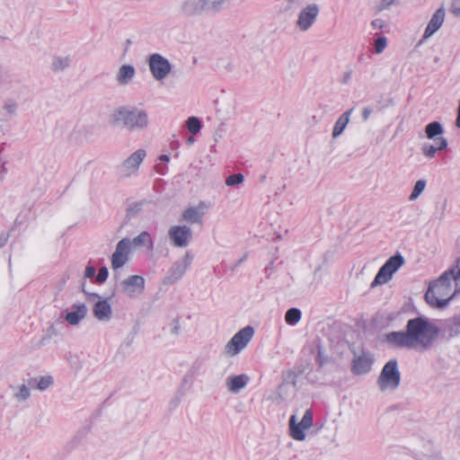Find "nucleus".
<instances>
[{
    "label": "nucleus",
    "instance_id": "obj_51",
    "mask_svg": "<svg viewBox=\"0 0 460 460\" xmlns=\"http://www.w3.org/2000/svg\"><path fill=\"white\" fill-rule=\"evenodd\" d=\"M372 111L368 107H365L362 111V118L366 121L369 119Z\"/></svg>",
    "mask_w": 460,
    "mask_h": 460
},
{
    "label": "nucleus",
    "instance_id": "obj_21",
    "mask_svg": "<svg viewBox=\"0 0 460 460\" xmlns=\"http://www.w3.org/2000/svg\"><path fill=\"white\" fill-rule=\"evenodd\" d=\"M86 314L87 308L84 304H75L73 310L66 314L65 320L71 325H77L85 318Z\"/></svg>",
    "mask_w": 460,
    "mask_h": 460
},
{
    "label": "nucleus",
    "instance_id": "obj_36",
    "mask_svg": "<svg viewBox=\"0 0 460 460\" xmlns=\"http://www.w3.org/2000/svg\"><path fill=\"white\" fill-rule=\"evenodd\" d=\"M426 187V181L425 180H419L415 182V185L413 187V190L410 195V200H415L424 190Z\"/></svg>",
    "mask_w": 460,
    "mask_h": 460
},
{
    "label": "nucleus",
    "instance_id": "obj_35",
    "mask_svg": "<svg viewBox=\"0 0 460 460\" xmlns=\"http://www.w3.org/2000/svg\"><path fill=\"white\" fill-rule=\"evenodd\" d=\"M18 105L17 102L13 100H7L4 102L2 111L6 116H14L16 114Z\"/></svg>",
    "mask_w": 460,
    "mask_h": 460
},
{
    "label": "nucleus",
    "instance_id": "obj_10",
    "mask_svg": "<svg viewBox=\"0 0 460 460\" xmlns=\"http://www.w3.org/2000/svg\"><path fill=\"white\" fill-rule=\"evenodd\" d=\"M168 237L174 247L185 248L192 240V231L187 226H172L168 230Z\"/></svg>",
    "mask_w": 460,
    "mask_h": 460
},
{
    "label": "nucleus",
    "instance_id": "obj_57",
    "mask_svg": "<svg viewBox=\"0 0 460 460\" xmlns=\"http://www.w3.org/2000/svg\"><path fill=\"white\" fill-rule=\"evenodd\" d=\"M4 173V164L0 162V179L3 177Z\"/></svg>",
    "mask_w": 460,
    "mask_h": 460
},
{
    "label": "nucleus",
    "instance_id": "obj_14",
    "mask_svg": "<svg viewBox=\"0 0 460 460\" xmlns=\"http://www.w3.org/2000/svg\"><path fill=\"white\" fill-rule=\"evenodd\" d=\"M385 341L395 348H414L407 331L388 332L385 334Z\"/></svg>",
    "mask_w": 460,
    "mask_h": 460
},
{
    "label": "nucleus",
    "instance_id": "obj_58",
    "mask_svg": "<svg viewBox=\"0 0 460 460\" xmlns=\"http://www.w3.org/2000/svg\"><path fill=\"white\" fill-rule=\"evenodd\" d=\"M446 207H447V200H444V201L442 202V205H441L442 212H444V210L446 209Z\"/></svg>",
    "mask_w": 460,
    "mask_h": 460
},
{
    "label": "nucleus",
    "instance_id": "obj_32",
    "mask_svg": "<svg viewBox=\"0 0 460 460\" xmlns=\"http://www.w3.org/2000/svg\"><path fill=\"white\" fill-rule=\"evenodd\" d=\"M144 204V201H140L130 205L127 209L126 219L130 220L131 218L139 215L143 209Z\"/></svg>",
    "mask_w": 460,
    "mask_h": 460
},
{
    "label": "nucleus",
    "instance_id": "obj_15",
    "mask_svg": "<svg viewBox=\"0 0 460 460\" xmlns=\"http://www.w3.org/2000/svg\"><path fill=\"white\" fill-rule=\"evenodd\" d=\"M181 11L187 16H195L203 13H209L207 9L205 0H183L181 4Z\"/></svg>",
    "mask_w": 460,
    "mask_h": 460
},
{
    "label": "nucleus",
    "instance_id": "obj_50",
    "mask_svg": "<svg viewBox=\"0 0 460 460\" xmlns=\"http://www.w3.org/2000/svg\"><path fill=\"white\" fill-rule=\"evenodd\" d=\"M37 384H38V380L36 378H30L27 381V384H25V385L29 386L30 390H31V389L37 388Z\"/></svg>",
    "mask_w": 460,
    "mask_h": 460
},
{
    "label": "nucleus",
    "instance_id": "obj_55",
    "mask_svg": "<svg viewBox=\"0 0 460 460\" xmlns=\"http://www.w3.org/2000/svg\"><path fill=\"white\" fill-rule=\"evenodd\" d=\"M159 160L161 162L168 163L170 161V157L167 155H162L159 156Z\"/></svg>",
    "mask_w": 460,
    "mask_h": 460
},
{
    "label": "nucleus",
    "instance_id": "obj_39",
    "mask_svg": "<svg viewBox=\"0 0 460 460\" xmlns=\"http://www.w3.org/2000/svg\"><path fill=\"white\" fill-rule=\"evenodd\" d=\"M53 384V378L50 376H42L38 380L37 388L40 391L46 390Z\"/></svg>",
    "mask_w": 460,
    "mask_h": 460
},
{
    "label": "nucleus",
    "instance_id": "obj_17",
    "mask_svg": "<svg viewBox=\"0 0 460 460\" xmlns=\"http://www.w3.org/2000/svg\"><path fill=\"white\" fill-rule=\"evenodd\" d=\"M249 382L250 376L246 374L229 376L226 379V386L228 392L232 394H239L247 386Z\"/></svg>",
    "mask_w": 460,
    "mask_h": 460
},
{
    "label": "nucleus",
    "instance_id": "obj_47",
    "mask_svg": "<svg viewBox=\"0 0 460 460\" xmlns=\"http://www.w3.org/2000/svg\"><path fill=\"white\" fill-rule=\"evenodd\" d=\"M352 75H353V70L351 68L347 69L342 76L341 83L343 84H349L352 77Z\"/></svg>",
    "mask_w": 460,
    "mask_h": 460
},
{
    "label": "nucleus",
    "instance_id": "obj_54",
    "mask_svg": "<svg viewBox=\"0 0 460 460\" xmlns=\"http://www.w3.org/2000/svg\"><path fill=\"white\" fill-rule=\"evenodd\" d=\"M155 169H156V172L162 175H164L165 173L164 167L161 164H156Z\"/></svg>",
    "mask_w": 460,
    "mask_h": 460
},
{
    "label": "nucleus",
    "instance_id": "obj_4",
    "mask_svg": "<svg viewBox=\"0 0 460 460\" xmlns=\"http://www.w3.org/2000/svg\"><path fill=\"white\" fill-rule=\"evenodd\" d=\"M405 264V259L400 252H396L394 255L390 257L385 264L379 269L376 275L371 288H375L379 285H383L390 281L394 274Z\"/></svg>",
    "mask_w": 460,
    "mask_h": 460
},
{
    "label": "nucleus",
    "instance_id": "obj_45",
    "mask_svg": "<svg viewBox=\"0 0 460 460\" xmlns=\"http://www.w3.org/2000/svg\"><path fill=\"white\" fill-rule=\"evenodd\" d=\"M450 11L455 16L460 17V0L452 1Z\"/></svg>",
    "mask_w": 460,
    "mask_h": 460
},
{
    "label": "nucleus",
    "instance_id": "obj_42",
    "mask_svg": "<svg viewBox=\"0 0 460 460\" xmlns=\"http://www.w3.org/2000/svg\"><path fill=\"white\" fill-rule=\"evenodd\" d=\"M328 360H329V358H328V357H326L324 355L323 349L322 348V346H318L317 358H316V361L318 362V364L322 367L324 364H326L328 362Z\"/></svg>",
    "mask_w": 460,
    "mask_h": 460
},
{
    "label": "nucleus",
    "instance_id": "obj_24",
    "mask_svg": "<svg viewBox=\"0 0 460 460\" xmlns=\"http://www.w3.org/2000/svg\"><path fill=\"white\" fill-rule=\"evenodd\" d=\"M353 109H349L339 117L332 129V137L334 138L338 137L340 135L342 134V132L344 131V129L346 128L347 125L349 122V117Z\"/></svg>",
    "mask_w": 460,
    "mask_h": 460
},
{
    "label": "nucleus",
    "instance_id": "obj_3",
    "mask_svg": "<svg viewBox=\"0 0 460 460\" xmlns=\"http://www.w3.org/2000/svg\"><path fill=\"white\" fill-rule=\"evenodd\" d=\"M401 383V373L395 358L390 359L384 366L378 378L377 385L382 392L395 390Z\"/></svg>",
    "mask_w": 460,
    "mask_h": 460
},
{
    "label": "nucleus",
    "instance_id": "obj_53",
    "mask_svg": "<svg viewBox=\"0 0 460 460\" xmlns=\"http://www.w3.org/2000/svg\"><path fill=\"white\" fill-rule=\"evenodd\" d=\"M50 339L49 335L43 336L40 341V346H45L47 344V341Z\"/></svg>",
    "mask_w": 460,
    "mask_h": 460
},
{
    "label": "nucleus",
    "instance_id": "obj_5",
    "mask_svg": "<svg viewBox=\"0 0 460 460\" xmlns=\"http://www.w3.org/2000/svg\"><path fill=\"white\" fill-rule=\"evenodd\" d=\"M253 334L254 330L252 326L241 329L226 344L224 354L230 357L239 354L248 345Z\"/></svg>",
    "mask_w": 460,
    "mask_h": 460
},
{
    "label": "nucleus",
    "instance_id": "obj_29",
    "mask_svg": "<svg viewBox=\"0 0 460 460\" xmlns=\"http://www.w3.org/2000/svg\"><path fill=\"white\" fill-rule=\"evenodd\" d=\"M207 4V9L208 12H219L225 8H226L230 0H205Z\"/></svg>",
    "mask_w": 460,
    "mask_h": 460
},
{
    "label": "nucleus",
    "instance_id": "obj_28",
    "mask_svg": "<svg viewBox=\"0 0 460 460\" xmlns=\"http://www.w3.org/2000/svg\"><path fill=\"white\" fill-rule=\"evenodd\" d=\"M444 326L447 330L450 337L460 334V317L456 316L446 320Z\"/></svg>",
    "mask_w": 460,
    "mask_h": 460
},
{
    "label": "nucleus",
    "instance_id": "obj_7",
    "mask_svg": "<svg viewBox=\"0 0 460 460\" xmlns=\"http://www.w3.org/2000/svg\"><path fill=\"white\" fill-rule=\"evenodd\" d=\"M147 64L152 76L159 82L165 79L172 71L170 61L158 53L150 55Z\"/></svg>",
    "mask_w": 460,
    "mask_h": 460
},
{
    "label": "nucleus",
    "instance_id": "obj_23",
    "mask_svg": "<svg viewBox=\"0 0 460 460\" xmlns=\"http://www.w3.org/2000/svg\"><path fill=\"white\" fill-rule=\"evenodd\" d=\"M136 75V69L132 65H122L117 73L116 80L120 85L128 84Z\"/></svg>",
    "mask_w": 460,
    "mask_h": 460
},
{
    "label": "nucleus",
    "instance_id": "obj_49",
    "mask_svg": "<svg viewBox=\"0 0 460 460\" xmlns=\"http://www.w3.org/2000/svg\"><path fill=\"white\" fill-rule=\"evenodd\" d=\"M95 275V268L93 266H87L84 270V277L91 279Z\"/></svg>",
    "mask_w": 460,
    "mask_h": 460
},
{
    "label": "nucleus",
    "instance_id": "obj_30",
    "mask_svg": "<svg viewBox=\"0 0 460 460\" xmlns=\"http://www.w3.org/2000/svg\"><path fill=\"white\" fill-rule=\"evenodd\" d=\"M71 60L69 57H55L51 63L54 71H63L70 66Z\"/></svg>",
    "mask_w": 460,
    "mask_h": 460
},
{
    "label": "nucleus",
    "instance_id": "obj_56",
    "mask_svg": "<svg viewBox=\"0 0 460 460\" xmlns=\"http://www.w3.org/2000/svg\"><path fill=\"white\" fill-rule=\"evenodd\" d=\"M194 141H195L194 137H193V136H190V137H189L187 138L186 143H187L188 145H192V144L194 143Z\"/></svg>",
    "mask_w": 460,
    "mask_h": 460
},
{
    "label": "nucleus",
    "instance_id": "obj_27",
    "mask_svg": "<svg viewBox=\"0 0 460 460\" xmlns=\"http://www.w3.org/2000/svg\"><path fill=\"white\" fill-rule=\"evenodd\" d=\"M277 391L279 394V397L282 402L288 400L295 394V384H289L288 382L282 383L278 388Z\"/></svg>",
    "mask_w": 460,
    "mask_h": 460
},
{
    "label": "nucleus",
    "instance_id": "obj_6",
    "mask_svg": "<svg viewBox=\"0 0 460 460\" xmlns=\"http://www.w3.org/2000/svg\"><path fill=\"white\" fill-rule=\"evenodd\" d=\"M146 156V151L143 148H139L132 153L117 166L119 176L122 178H130L137 175Z\"/></svg>",
    "mask_w": 460,
    "mask_h": 460
},
{
    "label": "nucleus",
    "instance_id": "obj_38",
    "mask_svg": "<svg viewBox=\"0 0 460 460\" xmlns=\"http://www.w3.org/2000/svg\"><path fill=\"white\" fill-rule=\"evenodd\" d=\"M243 180H244V177L242 173L231 174L230 176H228L226 178V184L227 186H235V185L243 183Z\"/></svg>",
    "mask_w": 460,
    "mask_h": 460
},
{
    "label": "nucleus",
    "instance_id": "obj_22",
    "mask_svg": "<svg viewBox=\"0 0 460 460\" xmlns=\"http://www.w3.org/2000/svg\"><path fill=\"white\" fill-rule=\"evenodd\" d=\"M436 146L429 143H424L421 146V152L429 159L435 157L437 151L445 150L447 147V140L445 137H438L435 142Z\"/></svg>",
    "mask_w": 460,
    "mask_h": 460
},
{
    "label": "nucleus",
    "instance_id": "obj_1",
    "mask_svg": "<svg viewBox=\"0 0 460 460\" xmlns=\"http://www.w3.org/2000/svg\"><path fill=\"white\" fill-rule=\"evenodd\" d=\"M406 331L413 347L420 344L422 348H429L439 333L437 326L429 323L422 317H416L408 321Z\"/></svg>",
    "mask_w": 460,
    "mask_h": 460
},
{
    "label": "nucleus",
    "instance_id": "obj_48",
    "mask_svg": "<svg viewBox=\"0 0 460 460\" xmlns=\"http://www.w3.org/2000/svg\"><path fill=\"white\" fill-rule=\"evenodd\" d=\"M371 25L374 29H382L385 26V22L382 19L373 20Z\"/></svg>",
    "mask_w": 460,
    "mask_h": 460
},
{
    "label": "nucleus",
    "instance_id": "obj_8",
    "mask_svg": "<svg viewBox=\"0 0 460 460\" xmlns=\"http://www.w3.org/2000/svg\"><path fill=\"white\" fill-rule=\"evenodd\" d=\"M193 256L190 252H186L184 256L173 262L167 271L163 282L164 285H173L178 282L190 266Z\"/></svg>",
    "mask_w": 460,
    "mask_h": 460
},
{
    "label": "nucleus",
    "instance_id": "obj_40",
    "mask_svg": "<svg viewBox=\"0 0 460 460\" xmlns=\"http://www.w3.org/2000/svg\"><path fill=\"white\" fill-rule=\"evenodd\" d=\"M387 40L385 37H379L375 40V51L376 54H381L386 48Z\"/></svg>",
    "mask_w": 460,
    "mask_h": 460
},
{
    "label": "nucleus",
    "instance_id": "obj_60",
    "mask_svg": "<svg viewBox=\"0 0 460 460\" xmlns=\"http://www.w3.org/2000/svg\"><path fill=\"white\" fill-rule=\"evenodd\" d=\"M245 259H246V254L243 255V257L240 259V261H238V264H241L243 261H244Z\"/></svg>",
    "mask_w": 460,
    "mask_h": 460
},
{
    "label": "nucleus",
    "instance_id": "obj_46",
    "mask_svg": "<svg viewBox=\"0 0 460 460\" xmlns=\"http://www.w3.org/2000/svg\"><path fill=\"white\" fill-rule=\"evenodd\" d=\"M394 0H381L380 4L376 6L378 12L388 9L394 3Z\"/></svg>",
    "mask_w": 460,
    "mask_h": 460
},
{
    "label": "nucleus",
    "instance_id": "obj_11",
    "mask_svg": "<svg viewBox=\"0 0 460 460\" xmlns=\"http://www.w3.org/2000/svg\"><path fill=\"white\" fill-rule=\"evenodd\" d=\"M320 12V7L316 4H310L303 8L299 13L296 22L300 31H307L315 22Z\"/></svg>",
    "mask_w": 460,
    "mask_h": 460
},
{
    "label": "nucleus",
    "instance_id": "obj_16",
    "mask_svg": "<svg viewBox=\"0 0 460 460\" xmlns=\"http://www.w3.org/2000/svg\"><path fill=\"white\" fill-rule=\"evenodd\" d=\"M373 362V356L370 353L363 352L360 355L355 356L352 371L356 375L367 374L370 371Z\"/></svg>",
    "mask_w": 460,
    "mask_h": 460
},
{
    "label": "nucleus",
    "instance_id": "obj_33",
    "mask_svg": "<svg viewBox=\"0 0 460 460\" xmlns=\"http://www.w3.org/2000/svg\"><path fill=\"white\" fill-rule=\"evenodd\" d=\"M13 396L19 402L26 401L31 396L30 387L25 385V384L21 385L17 388V391L14 393Z\"/></svg>",
    "mask_w": 460,
    "mask_h": 460
},
{
    "label": "nucleus",
    "instance_id": "obj_41",
    "mask_svg": "<svg viewBox=\"0 0 460 460\" xmlns=\"http://www.w3.org/2000/svg\"><path fill=\"white\" fill-rule=\"evenodd\" d=\"M109 276V270L106 267H102L99 269L97 277H96V282L97 283H103Z\"/></svg>",
    "mask_w": 460,
    "mask_h": 460
},
{
    "label": "nucleus",
    "instance_id": "obj_26",
    "mask_svg": "<svg viewBox=\"0 0 460 460\" xmlns=\"http://www.w3.org/2000/svg\"><path fill=\"white\" fill-rule=\"evenodd\" d=\"M130 245H133L134 247H140V246L146 245L152 249L153 248V240L148 232L143 231L137 236L133 238V240H130Z\"/></svg>",
    "mask_w": 460,
    "mask_h": 460
},
{
    "label": "nucleus",
    "instance_id": "obj_34",
    "mask_svg": "<svg viewBox=\"0 0 460 460\" xmlns=\"http://www.w3.org/2000/svg\"><path fill=\"white\" fill-rule=\"evenodd\" d=\"M186 126L188 128V130L195 135L200 131L201 128V122L199 118L197 117H190L186 121Z\"/></svg>",
    "mask_w": 460,
    "mask_h": 460
},
{
    "label": "nucleus",
    "instance_id": "obj_61",
    "mask_svg": "<svg viewBox=\"0 0 460 460\" xmlns=\"http://www.w3.org/2000/svg\"><path fill=\"white\" fill-rule=\"evenodd\" d=\"M288 2V4H295L297 2V0H287Z\"/></svg>",
    "mask_w": 460,
    "mask_h": 460
},
{
    "label": "nucleus",
    "instance_id": "obj_43",
    "mask_svg": "<svg viewBox=\"0 0 460 460\" xmlns=\"http://www.w3.org/2000/svg\"><path fill=\"white\" fill-rule=\"evenodd\" d=\"M11 82V76L8 73L0 69V87H5Z\"/></svg>",
    "mask_w": 460,
    "mask_h": 460
},
{
    "label": "nucleus",
    "instance_id": "obj_9",
    "mask_svg": "<svg viewBox=\"0 0 460 460\" xmlns=\"http://www.w3.org/2000/svg\"><path fill=\"white\" fill-rule=\"evenodd\" d=\"M289 432L290 436L297 441H303L305 438V430L309 429L313 426V412L307 410L301 421L297 422L296 415H291L289 418Z\"/></svg>",
    "mask_w": 460,
    "mask_h": 460
},
{
    "label": "nucleus",
    "instance_id": "obj_59",
    "mask_svg": "<svg viewBox=\"0 0 460 460\" xmlns=\"http://www.w3.org/2000/svg\"><path fill=\"white\" fill-rule=\"evenodd\" d=\"M5 243V240L0 237V247H3Z\"/></svg>",
    "mask_w": 460,
    "mask_h": 460
},
{
    "label": "nucleus",
    "instance_id": "obj_37",
    "mask_svg": "<svg viewBox=\"0 0 460 460\" xmlns=\"http://www.w3.org/2000/svg\"><path fill=\"white\" fill-rule=\"evenodd\" d=\"M265 402H272V403H275V404H281L282 403V401L279 397V394L277 391V389L275 390H271L270 391L268 394H266L264 395V399H263Z\"/></svg>",
    "mask_w": 460,
    "mask_h": 460
},
{
    "label": "nucleus",
    "instance_id": "obj_25",
    "mask_svg": "<svg viewBox=\"0 0 460 460\" xmlns=\"http://www.w3.org/2000/svg\"><path fill=\"white\" fill-rule=\"evenodd\" d=\"M443 133H444V128H443L441 123L438 121L430 122L425 127L426 137L429 139L434 140V142H436V139H438V137H441L440 136Z\"/></svg>",
    "mask_w": 460,
    "mask_h": 460
},
{
    "label": "nucleus",
    "instance_id": "obj_31",
    "mask_svg": "<svg viewBox=\"0 0 460 460\" xmlns=\"http://www.w3.org/2000/svg\"><path fill=\"white\" fill-rule=\"evenodd\" d=\"M301 319V311L298 308H290L286 312L285 320L290 325L296 324Z\"/></svg>",
    "mask_w": 460,
    "mask_h": 460
},
{
    "label": "nucleus",
    "instance_id": "obj_44",
    "mask_svg": "<svg viewBox=\"0 0 460 460\" xmlns=\"http://www.w3.org/2000/svg\"><path fill=\"white\" fill-rule=\"evenodd\" d=\"M181 331V326L178 318H174L171 323V333L179 335Z\"/></svg>",
    "mask_w": 460,
    "mask_h": 460
},
{
    "label": "nucleus",
    "instance_id": "obj_13",
    "mask_svg": "<svg viewBox=\"0 0 460 460\" xmlns=\"http://www.w3.org/2000/svg\"><path fill=\"white\" fill-rule=\"evenodd\" d=\"M130 239L123 238L116 245L115 252L111 255V268L116 270L123 267L128 261Z\"/></svg>",
    "mask_w": 460,
    "mask_h": 460
},
{
    "label": "nucleus",
    "instance_id": "obj_2",
    "mask_svg": "<svg viewBox=\"0 0 460 460\" xmlns=\"http://www.w3.org/2000/svg\"><path fill=\"white\" fill-rule=\"evenodd\" d=\"M111 122L115 126H123L130 130L145 129L148 126V115L144 110L119 107L112 112Z\"/></svg>",
    "mask_w": 460,
    "mask_h": 460
},
{
    "label": "nucleus",
    "instance_id": "obj_18",
    "mask_svg": "<svg viewBox=\"0 0 460 460\" xmlns=\"http://www.w3.org/2000/svg\"><path fill=\"white\" fill-rule=\"evenodd\" d=\"M445 8L439 7L432 15L423 34V39L431 37L443 24L445 20Z\"/></svg>",
    "mask_w": 460,
    "mask_h": 460
},
{
    "label": "nucleus",
    "instance_id": "obj_19",
    "mask_svg": "<svg viewBox=\"0 0 460 460\" xmlns=\"http://www.w3.org/2000/svg\"><path fill=\"white\" fill-rule=\"evenodd\" d=\"M207 208L208 207L204 202H199L197 207H190L186 208L181 216L182 220L190 224L201 223L202 217Z\"/></svg>",
    "mask_w": 460,
    "mask_h": 460
},
{
    "label": "nucleus",
    "instance_id": "obj_12",
    "mask_svg": "<svg viewBox=\"0 0 460 460\" xmlns=\"http://www.w3.org/2000/svg\"><path fill=\"white\" fill-rule=\"evenodd\" d=\"M145 289V279L138 275H132L120 283V291L129 298L137 297Z\"/></svg>",
    "mask_w": 460,
    "mask_h": 460
},
{
    "label": "nucleus",
    "instance_id": "obj_20",
    "mask_svg": "<svg viewBox=\"0 0 460 460\" xmlns=\"http://www.w3.org/2000/svg\"><path fill=\"white\" fill-rule=\"evenodd\" d=\"M93 313L100 322H109L111 319L112 310L108 299L97 301L93 307Z\"/></svg>",
    "mask_w": 460,
    "mask_h": 460
},
{
    "label": "nucleus",
    "instance_id": "obj_52",
    "mask_svg": "<svg viewBox=\"0 0 460 460\" xmlns=\"http://www.w3.org/2000/svg\"><path fill=\"white\" fill-rule=\"evenodd\" d=\"M82 290H83V292H84L86 296H88V297H89V298H90V297H100V296H99L98 294H96V293H89V292H87V291L84 289V285H83Z\"/></svg>",
    "mask_w": 460,
    "mask_h": 460
}]
</instances>
